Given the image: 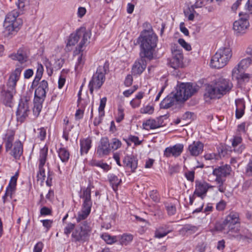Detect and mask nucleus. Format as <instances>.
Masks as SVG:
<instances>
[{
    "mask_svg": "<svg viewBox=\"0 0 252 252\" xmlns=\"http://www.w3.org/2000/svg\"><path fill=\"white\" fill-rule=\"evenodd\" d=\"M158 37L156 34L148 31L142 33L138 37L137 42L140 47V57L149 60L153 58V54L157 47Z\"/></svg>",
    "mask_w": 252,
    "mask_h": 252,
    "instance_id": "nucleus-1",
    "label": "nucleus"
},
{
    "mask_svg": "<svg viewBox=\"0 0 252 252\" xmlns=\"http://www.w3.org/2000/svg\"><path fill=\"white\" fill-rule=\"evenodd\" d=\"M20 71L16 70L15 72H12L6 83V86H3L0 88V99L3 103L10 106L12 102L13 94L16 93V86L17 82L19 80Z\"/></svg>",
    "mask_w": 252,
    "mask_h": 252,
    "instance_id": "nucleus-2",
    "label": "nucleus"
},
{
    "mask_svg": "<svg viewBox=\"0 0 252 252\" xmlns=\"http://www.w3.org/2000/svg\"><path fill=\"white\" fill-rule=\"evenodd\" d=\"M92 230L91 222L83 221L80 224H77L71 234V241L77 245L88 242Z\"/></svg>",
    "mask_w": 252,
    "mask_h": 252,
    "instance_id": "nucleus-3",
    "label": "nucleus"
},
{
    "mask_svg": "<svg viewBox=\"0 0 252 252\" xmlns=\"http://www.w3.org/2000/svg\"><path fill=\"white\" fill-rule=\"evenodd\" d=\"M232 57L231 49L222 47L219 49L212 57L210 66L212 68L220 69L225 66Z\"/></svg>",
    "mask_w": 252,
    "mask_h": 252,
    "instance_id": "nucleus-4",
    "label": "nucleus"
},
{
    "mask_svg": "<svg viewBox=\"0 0 252 252\" xmlns=\"http://www.w3.org/2000/svg\"><path fill=\"white\" fill-rule=\"evenodd\" d=\"M91 33L90 31H86V29L84 27H81L78 29L74 33H71L68 39L67 42V46H74L78 41L80 38L81 40L77 48V50L79 52L83 51V46L89 43V40L90 38Z\"/></svg>",
    "mask_w": 252,
    "mask_h": 252,
    "instance_id": "nucleus-5",
    "label": "nucleus"
},
{
    "mask_svg": "<svg viewBox=\"0 0 252 252\" xmlns=\"http://www.w3.org/2000/svg\"><path fill=\"white\" fill-rule=\"evenodd\" d=\"M239 215L235 212H231L220 225V228L217 227V229L220 231L227 230V233L232 234V232H237L240 230Z\"/></svg>",
    "mask_w": 252,
    "mask_h": 252,
    "instance_id": "nucleus-6",
    "label": "nucleus"
},
{
    "mask_svg": "<svg viewBox=\"0 0 252 252\" xmlns=\"http://www.w3.org/2000/svg\"><path fill=\"white\" fill-rule=\"evenodd\" d=\"M107 67L105 65L99 66L89 84V88L91 94H93L94 89H99L105 80V75L106 73Z\"/></svg>",
    "mask_w": 252,
    "mask_h": 252,
    "instance_id": "nucleus-7",
    "label": "nucleus"
},
{
    "mask_svg": "<svg viewBox=\"0 0 252 252\" xmlns=\"http://www.w3.org/2000/svg\"><path fill=\"white\" fill-rule=\"evenodd\" d=\"M13 135H10L6 138L5 142L6 151H10L9 154L15 159H19L23 154V144L19 140L16 141L13 144Z\"/></svg>",
    "mask_w": 252,
    "mask_h": 252,
    "instance_id": "nucleus-8",
    "label": "nucleus"
},
{
    "mask_svg": "<svg viewBox=\"0 0 252 252\" xmlns=\"http://www.w3.org/2000/svg\"><path fill=\"white\" fill-rule=\"evenodd\" d=\"M213 188H214V186H211L204 181H195V189L194 192V195L200 197V199L199 200V207L193 211V213L199 212L201 211L203 207V198L206 196L208 189Z\"/></svg>",
    "mask_w": 252,
    "mask_h": 252,
    "instance_id": "nucleus-9",
    "label": "nucleus"
},
{
    "mask_svg": "<svg viewBox=\"0 0 252 252\" xmlns=\"http://www.w3.org/2000/svg\"><path fill=\"white\" fill-rule=\"evenodd\" d=\"M9 57L12 60L18 62V63L16 65V68L13 72H15L17 69L19 70L20 77L22 71L26 67V63L29 60V56L27 50L25 48H20L16 53H13L9 55Z\"/></svg>",
    "mask_w": 252,
    "mask_h": 252,
    "instance_id": "nucleus-10",
    "label": "nucleus"
},
{
    "mask_svg": "<svg viewBox=\"0 0 252 252\" xmlns=\"http://www.w3.org/2000/svg\"><path fill=\"white\" fill-rule=\"evenodd\" d=\"M197 92L196 88L190 83H182L177 88V92L174 94L178 100L185 101Z\"/></svg>",
    "mask_w": 252,
    "mask_h": 252,
    "instance_id": "nucleus-11",
    "label": "nucleus"
},
{
    "mask_svg": "<svg viewBox=\"0 0 252 252\" xmlns=\"http://www.w3.org/2000/svg\"><path fill=\"white\" fill-rule=\"evenodd\" d=\"M30 97L23 96L20 100L16 112L17 121L20 122L24 121L30 112Z\"/></svg>",
    "mask_w": 252,
    "mask_h": 252,
    "instance_id": "nucleus-12",
    "label": "nucleus"
},
{
    "mask_svg": "<svg viewBox=\"0 0 252 252\" xmlns=\"http://www.w3.org/2000/svg\"><path fill=\"white\" fill-rule=\"evenodd\" d=\"M172 58L171 59L170 66L176 69L183 66V55L182 50L176 45L172 47Z\"/></svg>",
    "mask_w": 252,
    "mask_h": 252,
    "instance_id": "nucleus-13",
    "label": "nucleus"
},
{
    "mask_svg": "<svg viewBox=\"0 0 252 252\" xmlns=\"http://www.w3.org/2000/svg\"><path fill=\"white\" fill-rule=\"evenodd\" d=\"M43 71V65L40 63H38L36 75L32 82V86H36L39 84V86L37 88L48 91V84L46 80H43L39 83V81L42 76Z\"/></svg>",
    "mask_w": 252,
    "mask_h": 252,
    "instance_id": "nucleus-14",
    "label": "nucleus"
},
{
    "mask_svg": "<svg viewBox=\"0 0 252 252\" xmlns=\"http://www.w3.org/2000/svg\"><path fill=\"white\" fill-rule=\"evenodd\" d=\"M215 85L221 96L228 93L233 86L229 80L223 78H219Z\"/></svg>",
    "mask_w": 252,
    "mask_h": 252,
    "instance_id": "nucleus-15",
    "label": "nucleus"
},
{
    "mask_svg": "<svg viewBox=\"0 0 252 252\" xmlns=\"http://www.w3.org/2000/svg\"><path fill=\"white\" fill-rule=\"evenodd\" d=\"M184 145L177 144L173 146L167 147L164 151V156L167 158L171 156L178 157L181 155L183 151Z\"/></svg>",
    "mask_w": 252,
    "mask_h": 252,
    "instance_id": "nucleus-16",
    "label": "nucleus"
},
{
    "mask_svg": "<svg viewBox=\"0 0 252 252\" xmlns=\"http://www.w3.org/2000/svg\"><path fill=\"white\" fill-rule=\"evenodd\" d=\"M249 26V23L247 19L240 18L234 22L233 30L236 34L239 35L246 32Z\"/></svg>",
    "mask_w": 252,
    "mask_h": 252,
    "instance_id": "nucleus-17",
    "label": "nucleus"
},
{
    "mask_svg": "<svg viewBox=\"0 0 252 252\" xmlns=\"http://www.w3.org/2000/svg\"><path fill=\"white\" fill-rule=\"evenodd\" d=\"M204 147V144L201 141H194L189 145L188 151L190 156L197 157L203 153Z\"/></svg>",
    "mask_w": 252,
    "mask_h": 252,
    "instance_id": "nucleus-18",
    "label": "nucleus"
},
{
    "mask_svg": "<svg viewBox=\"0 0 252 252\" xmlns=\"http://www.w3.org/2000/svg\"><path fill=\"white\" fill-rule=\"evenodd\" d=\"M14 17V16L12 14H7L5 17L3 24L4 27L3 34L5 37H8L11 35L14 34L15 32H17L11 24V22L15 19Z\"/></svg>",
    "mask_w": 252,
    "mask_h": 252,
    "instance_id": "nucleus-19",
    "label": "nucleus"
},
{
    "mask_svg": "<svg viewBox=\"0 0 252 252\" xmlns=\"http://www.w3.org/2000/svg\"><path fill=\"white\" fill-rule=\"evenodd\" d=\"M111 152L110 144L107 137L101 139L97 149V153L100 156L108 155Z\"/></svg>",
    "mask_w": 252,
    "mask_h": 252,
    "instance_id": "nucleus-20",
    "label": "nucleus"
},
{
    "mask_svg": "<svg viewBox=\"0 0 252 252\" xmlns=\"http://www.w3.org/2000/svg\"><path fill=\"white\" fill-rule=\"evenodd\" d=\"M230 238H234L237 241L242 242L245 244H247L252 242V234L247 231L246 232L239 233V231L237 232H232V234L228 235Z\"/></svg>",
    "mask_w": 252,
    "mask_h": 252,
    "instance_id": "nucleus-21",
    "label": "nucleus"
},
{
    "mask_svg": "<svg viewBox=\"0 0 252 252\" xmlns=\"http://www.w3.org/2000/svg\"><path fill=\"white\" fill-rule=\"evenodd\" d=\"M145 58H146L141 57L140 59L134 63L132 67V73L133 75L141 74L145 69L147 64Z\"/></svg>",
    "mask_w": 252,
    "mask_h": 252,
    "instance_id": "nucleus-22",
    "label": "nucleus"
},
{
    "mask_svg": "<svg viewBox=\"0 0 252 252\" xmlns=\"http://www.w3.org/2000/svg\"><path fill=\"white\" fill-rule=\"evenodd\" d=\"M204 96L206 101L221 97L215 84L213 86L208 85L206 87Z\"/></svg>",
    "mask_w": 252,
    "mask_h": 252,
    "instance_id": "nucleus-23",
    "label": "nucleus"
},
{
    "mask_svg": "<svg viewBox=\"0 0 252 252\" xmlns=\"http://www.w3.org/2000/svg\"><path fill=\"white\" fill-rule=\"evenodd\" d=\"M231 171L230 166L225 164L214 169L213 173L214 175L216 176V178H221V177H226L229 175Z\"/></svg>",
    "mask_w": 252,
    "mask_h": 252,
    "instance_id": "nucleus-24",
    "label": "nucleus"
},
{
    "mask_svg": "<svg viewBox=\"0 0 252 252\" xmlns=\"http://www.w3.org/2000/svg\"><path fill=\"white\" fill-rule=\"evenodd\" d=\"M124 166L130 168L131 171L133 172L137 167V159L133 156H126L123 159Z\"/></svg>",
    "mask_w": 252,
    "mask_h": 252,
    "instance_id": "nucleus-25",
    "label": "nucleus"
},
{
    "mask_svg": "<svg viewBox=\"0 0 252 252\" xmlns=\"http://www.w3.org/2000/svg\"><path fill=\"white\" fill-rule=\"evenodd\" d=\"M91 210V207L85 206L83 205L82 210L78 212L76 217L77 224H80L83 221H88L86 220V219L90 214Z\"/></svg>",
    "mask_w": 252,
    "mask_h": 252,
    "instance_id": "nucleus-26",
    "label": "nucleus"
},
{
    "mask_svg": "<svg viewBox=\"0 0 252 252\" xmlns=\"http://www.w3.org/2000/svg\"><path fill=\"white\" fill-rule=\"evenodd\" d=\"M179 101L177 99L176 97L174 96V94L168 95L161 102L160 104V108L168 109Z\"/></svg>",
    "mask_w": 252,
    "mask_h": 252,
    "instance_id": "nucleus-27",
    "label": "nucleus"
},
{
    "mask_svg": "<svg viewBox=\"0 0 252 252\" xmlns=\"http://www.w3.org/2000/svg\"><path fill=\"white\" fill-rule=\"evenodd\" d=\"M242 141V137L240 136H236L233 139L232 146L233 151L238 153H241L245 149L244 145L241 144Z\"/></svg>",
    "mask_w": 252,
    "mask_h": 252,
    "instance_id": "nucleus-28",
    "label": "nucleus"
},
{
    "mask_svg": "<svg viewBox=\"0 0 252 252\" xmlns=\"http://www.w3.org/2000/svg\"><path fill=\"white\" fill-rule=\"evenodd\" d=\"M91 188L90 186L83 189V194L81 195V197L84 199L83 206L92 207V202L91 201Z\"/></svg>",
    "mask_w": 252,
    "mask_h": 252,
    "instance_id": "nucleus-29",
    "label": "nucleus"
},
{
    "mask_svg": "<svg viewBox=\"0 0 252 252\" xmlns=\"http://www.w3.org/2000/svg\"><path fill=\"white\" fill-rule=\"evenodd\" d=\"M243 70H239L237 68H234L232 71L233 77L235 78L238 82H248L249 80V75L243 73Z\"/></svg>",
    "mask_w": 252,
    "mask_h": 252,
    "instance_id": "nucleus-30",
    "label": "nucleus"
},
{
    "mask_svg": "<svg viewBox=\"0 0 252 252\" xmlns=\"http://www.w3.org/2000/svg\"><path fill=\"white\" fill-rule=\"evenodd\" d=\"M236 112L235 115L237 119L241 118L244 114L245 104L243 100L238 99L235 100Z\"/></svg>",
    "mask_w": 252,
    "mask_h": 252,
    "instance_id": "nucleus-31",
    "label": "nucleus"
},
{
    "mask_svg": "<svg viewBox=\"0 0 252 252\" xmlns=\"http://www.w3.org/2000/svg\"><path fill=\"white\" fill-rule=\"evenodd\" d=\"M172 231V230L170 229L168 225H163L156 229L155 233V237L157 238H161Z\"/></svg>",
    "mask_w": 252,
    "mask_h": 252,
    "instance_id": "nucleus-32",
    "label": "nucleus"
},
{
    "mask_svg": "<svg viewBox=\"0 0 252 252\" xmlns=\"http://www.w3.org/2000/svg\"><path fill=\"white\" fill-rule=\"evenodd\" d=\"M13 15L14 16V20L11 22L12 26H13L15 31L17 32L23 24V20L21 18H17L20 15V12H18L16 9H14L7 14Z\"/></svg>",
    "mask_w": 252,
    "mask_h": 252,
    "instance_id": "nucleus-33",
    "label": "nucleus"
},
{
    "mask_svg": "<svg viewBox=\"0 0 252 252\" xmlns=\"http://www.w3.org/2000/svg\"><path fill=\"white\" fill-rule=\"evenodd\" d=\"M92 140L90 138H87L80 141L81 153L87 154L91 147Z\"/></svg>",
    "mask_w": 252,
    "mask_h": 252,
    "instance_id": "nucleus-34",
    "label": "nucleus"
},
{
    "mask_svg": "<svg viewBox=\"0 0 252 252\" xmlns=\"http://www.w3.org/2000/svg\"><path fill=\"white\" fill-rule=\"evenodd\" d=\"M144 129L149 130L159 127V124L157 123L156 119H149L143 123Z\"/></svg>",
    "mask_w": 252,
    "mask_h": 252,
    "instance_id": "nucleus-35",
    "label": "nucleus"
},
{
    "mask_svg": "<svg viewBox=\"0 0 252 252\" xmlns=\"http://www.w3.org/2000/svg\"><path fill=\"white\" fill-rule=\"evenodd\" d=\"M48 148L46 145H45L40 149L39 157V164L45 165L48 155Z\"/></svg>",
    "mask_w": 252,
    "mask_h": 252,
    "instance_id": "nucleus-36",
    "label": "nucleus"
},
{
    "mask_svg": "<svg viewBox=\"0 0 252 252\" xmlns=\"http://www.w3.org/2000/svg\"><path fill=\"white\" fill-rule=\"evenodd\" d=\"M252 63L251 58H247L242 60L234 68H237L239 70H244L247 68Z\"/></svg>",
    "mask_w": 252,
    "mask_h": 252,
    "instance_id": "nucleus-37",
    "label": "nucleus"
},
{
    "mask_svg": "<svg viewBox=\"0 0 252 252\" xmlns=\"http://www.w3.org/2000/svg\"><path fill=\"white\" fill-rule=\"evenodd\" d=\"M58 153L59 157L62 162H66L68 161L69 158L70 154L67 149L65 148H60L58 150Z\"/></svg>",
    "mask_w": 252,
    "mask_h": 252,
    "instance_id": "nucleus-38",
    "label": "nucleus"
},
{
    "mask_svg": "<svg viewBox=\"0 0 252 252\" xmlns=\"http://www.w3.org/2000/svg\"><path fill=\"white\" fill-rule=\"evenodd\" d=\"M48 92L44 90H42L37 88L34 92V98L37 101V99L40 100L41 101H44L46 97V94Z\"/></svg>",
    "mask_w": 252,
    "mask_h": 252,
    "instance_id": "nucleus-39",
    "label": "nucleus"
},
{
    "mask_svg": "<svg viewBox=\"0 0 252 252\" xmlns=\"http://www.w3.org/2000/svg\"><path fill=\"white\" fill-rule=\"evenodd\" d=\"M44 101H41L40 100L34 99V106L33 108V113L36 116H38L42 108V103Z\"/></svg>",
    "mask_w": 252,
    "mask_h": 252,
    "instance_id": "nucleus-40",
    "label": "nucleus"
},
{
    "mask_svg": "<svg viewBox=\"0 0 252 252\" xmlns=\"http://www.w3.org/2000/svg\"><path fill=\"white\" fill-rule=\"evenodd\" d=\"M109 180L112 186L113 190L116 191L117 189L118 186L121 182V180L119 179L117 176L112 175L109 177Z\"/></svg>",
    "mask_w": 252,
    "mask_h": 252,
    "instance_id": "nucleus-41",
    "label": "nucleus"
},
{
    "mask_svg": "<svg viewBox=\"0 0 252 252\" xmlns=\"http://www.w3.org/2000/svg\"><path fill=\"white\" fill-rule=\"evenodd\" d=\"M17 179L15 177L11 178L9 184L6 188V189L8 190V194H11V192L14 193L17 185Z\"/></svg>",
    "mask_w": 252,
    "mask_h": 252,
    "instance_id": "nucleus-42",
    "label": "nucleus"
},
{
    "mask_svg": "<svg viewBox=\"0 0 252 252\" xmlns=\"http://www.w3.org/2000/svg\"><path fill=\"white\" fill-rule=\"evenodd\" d=\"M133 239V236L129 234H124L121 236L120 240V243L122 245H127Z\"/></svg>",
    "mask_w": 252,
    "mask_h": 252,
    "instance_id": "nucleus-43",
    "label": "nucleus"
},
{
    "mask_svg": "<svg viewBox=\"0 0 252 252\" xmlns=\"http://www.w3.org/2000/svg\"><path fill=\"white\" fill-rule=\"evenodd\" d=\"M44 166L38 164V172L37 174V180H41L42 182L44 181L46 177Z\"/></svg>",
    "mask_w": 252,
    "mask_h": 252,
    "instance_id": "nucleus-44",
    "label": "nucleus"
},
{
    "mask_svg": "<svg viewBox=\"0 0 252 252\" xmlns=\"http://www.w3.org/2000/svg\"><path fill=\"white\" fill-rule=\"evenodd\" d=\"M28 3V0H18L16 3L17 6L18 8V10H17L18 12H20V14L23 13V11L25 9V7L26 4Z\"/></svg>",
    "mask_w": 252,
    "mask_h": 252,
    "instance_id": "nucleus-45",
    "label": "nucleus"
},
{
    "mask_svg": "<svg viewBox=\"0 0 252 252\" xmlns=\"http://www.w3.org/2000/svg\"><path fill=\"white\" fill-rule=\"evenodd\" d=\"M106 101L107 98L106 97H103L100 99L98 111L101 117H103L104 115V108L106 105Z\"/></svg>",
    "mask_w": 252,
    "mask_h": 252,
    "instance_id": "nucleus-46",
    "label": "nucleus"
},
{
    "mask_svg": "<svg viewBox=\"0 0 252 252\" xmlns=\"http://www.w3.org/2000/svg\"><path fill=\"white\" fill-rule=\"evenodd\" d=\"M92 164L93 165L101 167L105 171H107L110 169V167L108 164L101 161L93 160L92 161Z\"/></svg>",
    "mask_w": 252,
    "mask_h": 252,
    "instance_id": "nucleus-47",
    "label": "nucleus"
},
{
    "mask_svg": "<svg viewBox=\"0 0 252 252\" xmlns=\"http://www.w3.org/2000/svg\"><path fill=\"white\" fill-rule=\"evenodd\" d=\"M101 237L108 244H112L117 241L116 237L111 236L107 233L102 234Z\"/></svg>",
    "mask_w": 252,
    "mask_h": 252,
    "instance_id": "nucleus-48",
    "label": "nucleus"
},
{
    "mask_svg": "<svg viewBox=\"0 0 252 252\" xmlns=\"http://www.w3.org/2000/svg\"><path fill=\"white\" fill-rule=\"evenodd\" d=\"M110 144L111 150H116L119 148L121 145V142L117 138H113Z\"/></svg>",
    "mask_w": 252,
    "mask_h": 252,
    "instance_id": "nucleus-49",
    "label": "nucleus"
},
{
    "mask_svg": "<svg viewBox=\"0 0 252 252\" xmlns=\"http://www.w3.org/2000/svg\"><path fill=\"white\" fill-rule=\"evenodd\" d=\"M75 227V224L68 223L64 228V233L66 235L68 236L71 232L72 233Z\"/></svg>",
    "mask_w": 252,
    "mask_h": 252,
    "instance_id": "nucleus-50",
    "label": "nucleus"
},
{
    "mask_svg": "<svg viewBox=\"0 0 252 252\" xmlns=\"http://www.w3.org/2000/svg\"><path fill=\"white\" fill-rule=\"evenodd\" d=\"M124 109L121 106H119L118 109L117 117L116 119V122H121L124 119Z\"/></svg>",
    "mask_w": 252,
    "mask_h": 252,
    "instance_id": "nucleus-51",
    "label": "nucleus"
},
{
    "mask_svg": "<svg viewBox=\"0 0 252 252\" xmlns=\"http://www.w3.org/2000/svg\"><path fill=\"white\" fill-rule=\"evenodd\" d=\"M84 63V59L83 58V54L81 53L78 55V59H77V62L76 63V66H75V69H78L81 68Z\"/></svg>",
    "mask_w": 252,
    "mask_h": 252,
    "instance_id": "nucleus-52",
    "label": "nucleus"
},
{
    "mask_svg": "<svg viewBox=\"0 0 252 252\" xmlns=\"http://www.w3.org/2000/svg\"><path fill=\"white\" fill-rule=\"evenodd\" d=\"M215 181L218 184V190L221 192H224L225 190V188L223 186V180L221 178H216Z\"/></svg>",
    "mask_w": 252,
    "mask_h": 252,
    "instance_id": "nucleus-53",
    "label": "nucleus"
},
{
    "mask_svg": "<svg viewBox=\"0 0 252 252\" xmlns=\"http://www.w3.org/2000/svg\"><path fill=\"white\" fill-rule=\"evenodd\" d=\"M154 107L150 105H147L141 109V112L143 114H152L154 112Z\"/></svg>",
    "mask_w": 252,
    "mask_h": 252,
    "instance_id": "nucleus-54",
    "label": "nucleus"
},
{
    "mask_svg": "<svg viewBox=\"0 0 252 252\" xmlns=\"http://www.w3.org/2000/svg\"><path fill=\"white\" fill-rule=\"evenodd\" d=\"M178 42L182 47L184 48L187 51H190L191 49L190 45L186 42V41L180 38L178 39Z\"/></svg>",
    "mask_w": 252,
    "mask_h": 252,
    "instance_id": "nucleus-55",
    "label": "nucleus"
},
{
    "mask_svg": "<svg viewBox=\"0 0 252 252\" xmlns=\"http://www.w3.org/2000/svg\"><path fill=\"white\" fill-rule=\"evenodd\" d=\"M166 210L169 215H173L175 214L176 211V207L172 204H168L166 206Z\"/></svg>",
    "mask_w": 252,
    "mask_h": 252,
    "instance_id": "nucleus-56",
    "label": "nucleus"
},
{
    "mask_svg": "<svg viewBox=\"0 0 252 252\" xmlns=\"http://www.w3.org/2000/svg\"><path fill=\"white\" fill-rule=\"evenodd\" d=\"M64 63V59L60 58L57 59L55 63L54 68L57 69H60L63 66V64Z\"/></svg>",
    "mask_w": 252,
    "mask_h": 252,
    "instance_id": "nucleus-57",
    "label": "nucleus"
},
{
    "mask_svg": "<svg viewBox=\"0 0 252 252\" xmlns=\"http://www.w3.org/2000/svg\"><path fill=\"white\" fill-rule=\"evenodd\" d=\"M150 197L155 202H158L159 200L158 193L156 190H152L150 192Z\"/></svg>",
    "mask_w": 252,
    "mask_h": 252,
    "instance_id": "nucleus-58",
    "label": "nucleus"
},
{
    "mask_svg": "<svg viewBox=\"0 0 252 252\" xmlns=\"http://www.w3.org/2000/svg\"><path fill=\"white\" fill-rule=\"evenodd\" d=\"M133 81V78L131 75L128 74L126 77L124 84L126 86L129 87L131 85Z\"/></svg>",
    "mask_w": 252,
    "mask_h": 252,
    "instance_id": "nucleus-59",
    "label": "nucleus"
},
{
    "mask_svg": "<svg viewBox=\"0 0 252 252\" xmlns=\"http://www.w3.org/2000/svg\"><path fill=\"white\" fill-rule=\"evenodd\" d=\"M128 140L134 143L135 145H140L141 143L139 140V138L136 136L130 135L128 137Z\"/></svg>",
    "mask_w": 252,
    "mask_h": 252,
    "instance_id": "nucleus-60",
    "label": "nucleus"
},
{
    "mask_svg": "<svg viewBox=\"0 0 252 252\" xmlns=\"http://www.w3.org/2000/svg\"><path fill=\"white\" fill-rule=\"evenodd\" d=\"M40 213L41 215L46 216L51 215L52 211L49 208L46 207H43L40 209Z\"/></svg>",
    "mask_w": 252,
    "mask_h": 252,
    "instance_id": "nucleus-61",
    "label": "nucleus"
},
{
    "mask_svg": "<svg viewBox=\"0 0 252 252\" xmlns=\"http://www.w3.org/2000/svg\"><path fill=\"white\" fill-rule=\"evenodd\" d=\"M225 202L223 200H221L217 204L216 208L219 211H222L225 209Z\"/></svg>",
    "mask_w": 252,
    "mask_h": 252,
    "instance_id": "nucleus-62",
    "label": "nucleus"
},
{
    "mask_svg": "<svg viewBox=\"0 0 252 252\" xmlns=\"http://www.w3.org/2000/svg\"><path fill=\"white\" fill-rule=\"evenodd\" d=\"M86 9L84 7H79L78 9L77 16L79 18H82L86 13Z\"/></svg>",
    "mask_w": 252,
    "mask_h": 252,
    "instance_id": "nucleus-63",
    "label": "nucleus"
},
{
    "mask_svg": "<svg viewBox=\"0 0 252 252\" xmlns=\"http://www.w3.org/2000/svg\"><path fill=\"white\" fill-rule=\"evenodd\" d=\"M43 225L48 230L52 226L53 221L50 220H41Z\"/></svg>",
    "mask_w": 252,
    "mask_h": 252,
    "instance_id": "nucleus-64",
    "label": "nucleus"
}]
</instances>
